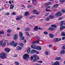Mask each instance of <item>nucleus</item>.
Segmentation results:
<instances>
[{"label":"nucleus","mask_w":65,"mask_h":65,"mask_svg":"<svg viewBox=\"0 0 65 65\" xmlns=\"http://www.w3.org/2000/svg\"><path fill=\"white\" fill-rule=\"evenodd\" d=\"M33 62H37V60H36L35 59H34L33 60Z\"/></svg>","instance_id":"obj_51"},{"label":"nucleus","mask_w":65,"mask_h":65,"mask_svg":"<svg viewBox=\"0 0 65 65\" xmlns=\"http://www.w3.org/2000/svg\"><path fill=\"white\" fill-rule=\"evenodd\" d=\"M62 19H63V17H62L59 18L58 20H62Z\"/></svg>","instance_id":"obj_37"},{"label":"nucleus","mask_w":65,"mask_h":65,"mask_svg":"<svg viewBox=\"0 0 65 65\" xmlns=\"http://www.w3.org/2000/svg\"><path fill=\"white\" fill-rule=\"evenodd\" d=\"M11 30L10 29H8V30L7 31V32H8V33H10V32H11Z\"/></svg>","instance_id":"obj_43"},{"label":"nucleus","mask_w":65,"mask_h":65,"mask_svg":"<svg viewBox=\"0 0 65 65\" xmlns=\"http://www.w3.org/2000/svg\"><path fill=\"white\" fill-rule=\"evenodd\" d=\"M4 34V31H0V34Z\"/></svg>","instance_id":"obj_36"},{"label":"nucleus","mask_w":65,"mask_h":65,"mask_svg":"<svg viewBox=\"0 0 65 65\" xmlns=\"http://www.w3.org/2000/svg\"><path fill=\"white\" fill-rule=\"evenodd\" d=\"M11 14H12V15H15V14H16V13H15V12H14L13 13H12Z\"/></svg>","instance_id":"obj_48"},{"label":"nucleus","mask_w":65,"mask_h":65,"mask_svg":"<svg viewBox=\"0 0 65 65\" xmlns=\"http://www.w3.org/2000/svg\"><path fill=\"white\" fill-rule=\"evenodd\" d=\"M62 14V12H61L59 11L58 12L56 13V16L57 17H60V16H61Z\"/></svg>","instance_id":"obj_4"},{"label":"nucleus","mask_w":65,"mask_h":65,"mask_svg":"<svg viewBox=\"0 0 65 65\" xmlns=\"http://www.w3.org/2000/svg\"><path fill=\"white\" fill-rule=\"evenodd\" d=\"M49 14V13H46L45 15V17H47V16Z\"/></svg>","instance_id":"obj_56"},{"label":"nucleus","mask_w":65,"mask_h":65,"mask_svg":"<svg viewBox=\"0 0 65 65\" xmlns=\"http://www.w3.org/2000/svg\"><path fill=\"white\" fill-rule=\"evenodd\" d=\"M32 6H33V5H29L28 7H27V8H29V7H32Z\"/></svg>","instance_id":"obj_58"},{"label":"nucleus","mask_w":65,"mask_h":65,"mask_svg":"<svg viewBox=\"0 0 65 65\" xmlns=\"http://www.w3.org/2000/svg\"><path fill=\"white\" fill-rule=\"evenodd\" d=\"M51 8V6H47V7H46V8L47 9V8Z\"/></svg>","instance_id":"obj_63"},{"label":"nucleus","mask_w":65,"mask_h":65,"mask_svg":"<svg viewBox=\"0 0 65 65\" xmlns=\"http://www.w3.org/2000/svg\"><path fill=\"white\" fill-rule=\"evenodd\" d=\"M3 43V41H0V46H2Z\"/></svg>","instance_id":"obj_40"},{"label":"nucleus","mask_w":65,"mask_h":65,"mask_svg":"<svg viewBox=\"0 0 65 65\" xmlns=\"http://www.w3.org/2000/svg\"><path fill=\"white\" fill-rule=\"evenodd\" d=\"M65 1V0H60V2H63Z\"/></svg>","instance_id":"obj_49"},{"label":"nucleus","mask_w":65,"mask_h":65,"mask_svg":"<svg viewBox=\"0 0 65 65\" xmlns=\"http://www.w3.org/2000/svg\"><path fill=\"white\" fill-rule=\"evenodd\" d=\"M65 50H62L60 53V55H62V54H65Z\"/></svg>","instance_id":"obj_13"},{"label":"nucleus","mask_w":65,"mask_h":65,"mask_svg":"<svg viewBox=\"0 0 65 65\" xmlns=\"http://www.w3.org/2000/svg\"><path fill=\"white\" fill-rule=\"evenodd\" d=\"M25 34H26V35L28 36H30V35L29 34V33H28V32H25Z\"/></svg>","instance_id":"obj_32"},{"label":"nucleus","mask_w":65,"mask_h":65,"mask_svg":"<svg viewBox=\"0 0 65 65\" xmlns=\"http://www.w3.org/2000/svg\"><path fill=\"white\" fill-rule=\"evenodd\" d=\"M14 43V41H12V42L10 43V45L11 46H12L13 45Z\"/></svg>","instance_id":"obj_24"},{"label":"nucleus","mask_w":65,"mask_h":65,"mask_svg":"<svg viewBox=\"0 0 65 65\" xmlns=\"http://www.w3.org/2000/svg\"><path fill=\"white\" fill-rule=\"evenodd\" d=\"M62 49H63L64 50H65V46H64H64H63L62 47Z\"/></svg>","instance_id":"obj_57"},{"label":"nucleus","mask_w":65,"mask_h":65,"mask_svg":"<svg viewBox=\"0 0 65 65\" xmlns=\"http://www.w3.org/2000/svg\"><path fill=\"white\" fill-rule=\"evenodd\" d=\"M45 6H47V5H48V3H45Z\"/></svg>","instance_id":"obj_59"},{"label":"nucleus","mask_w":65,"mask_h":65,"mask_svg":"<svg viewBox=\"0 0 65 65\" xmlns=\"http://www.w3.org/2000/svg\"><path fill=\"white\" fill-rule=\"evenodd\" d=\"M58 6H59V5L58 4H56L54 5H53V7H54V8H57L58 7Z\"/></svg>","instance_id":"obj_15"},{"label":"nucleus","mask_w":65,"mask_h":65,"mask_svg":"<svg viewBox=\"0 0 65 65\" xmlns=\"http://www.w3.org/2000/svg\"><path fill=\"white\" fill-rule=\"evenodd\" d=\"M37 29L35 27V28H34V30H35L36 31H37V30H38V29Z\"/></svg>","instance_id":"obj_62"},{"label":"nucleus","mask_w":65,"mask_h":65,"mask_svg":"<svg viewBox=\"0 0 65 65\" xmlns=\"http://www.w3.org/2000/svg\"><path fill=\"white\" fill-rule=\"evenodd\" d=\"M35 53H36L37 54H39V52L36 50H35Z\"/></svg>","instance_id":"obj_55"},{"label":"nucleus","mask_w":65,"mask_h":65,"mask_svg":"<svg viewBox=\"0 0 65 65\" xmlns=\"http://www.w3.org/2000/svg\"><path fill=\"white\" fill-rule=\"evenodd\" d=\"M30 47L32 48L33 49H36V46L35 45H30Z\"/></svg>","instance_id":"obj_8"},{"label":"nucleus","mask_w":65,"mask_h":65,"mask_svg":"<svg viewBox=\"0 0 65 65\" xmlns=\"http://www.w3.org/2000/svg\"><path fill=\"white\" fill-rule=\"evenodd\" d=\"M61 11L63 13H64L65 12V9H62L61 10Z\"/></svg>","instance_id":"obj_38"},{"label":"nucleus","mask_w":65,"mask_h":65,"mask_svg":"<svg viewBox=\"0 0 65 65\" xmlns=\"http://www.w3.org/2000/svg\"><path fill=\"white\" fill-rule=\"evenodd\" d=\"M44 34H45L46 35H47V34H48V33L46 31L44 32Z\"/></svg>","instance_id":"obj_45"},{"label":"nucleus","mask_w":65,"mask_h":65,"mask_svg":"<svg viewBox=\"0 0 65 65\" xmlns=\"http://www.w3.org/2000/svg\"><path fill=\"white\" fill-rule=\"evenodd\" d=\"M38 62L40 63H42V61L41 60L39 61H38Z\"/></svg>","instance_id":"obj_54"},{"label":"nucleus","mask_w":65,"mask_h":65,"mask_svg":"<svg viewBox=\"0 0 65 65\" xmlns=\"http://www.w3.org/2000/svg\"><path fill=\"white\" fill-rule=\"evenodd\" d=\"M29 13V12H26L25 13V14L24 15L25 16H27L28 15V14Z\"/></svg>","instance_id":"obj_28"},{"label":"nucleus","mask_w":65,"mask_h":65,"mask_svg":"<svg viewBox=\"0 0 65 65\" xmlns=\"http://www.w3.org/2000/svg\"><path fill=\"white\" fill-rule=\"evenodd\" d=\"M15 63L16 65H19V63L17 61H15Z\"/></svg>","instance_id":"obj_39"},{"label":"nucleus","mask_w":65,"mask_h":65,"mask_svg":"<svg viewBox=\"0 0 65 65\" xmlns=\"http://www.w3.org/2000/svg\"><path fill=\"white\" fill-rule=\"evenodd\" d=\"M51 27L53 28H56L57 27V25H51Z\"/></svg>","instance_id":"obj_26"},{"label":"nucleus","mask_w":65,"mask_h":65,"mask_svg":"<svg viewBox=\"0 0 65 65\" xmlns=\"http://www.w3.org/2000/svg\"><path fill=\"white\" fill-rule=\"evenodd\" d=\"M46 55H48V53L47 51H46L45 53Z\"/></svg>","instance_id":"obj_52"},{"label":"nucleus","mask_w":65,"mask_h":65,"mask_svg":"<svg viewBox=\"0 0 65 65\" xmlns=\"http://www.w3.org/2000/svg\"><path fill=\"white\" fill-rule=\"evenodd\" d=\"M65 28V26H62L60 28V30H63Z\"/></svg>","instance_id":"obj_18"},{"label":"nucleus","mask_w":65,"mask_h":65,"mask_svg":"<svg viewBox=\"0 0 65 65\" xmlns=\"http://www.w3.org/2000/svg\"><path fill=\"white\" fill-rule=\"evenodd\" d=\"M18 45V43H14L13 44V46L14 47H16Z\"/></svg>","instance_id":"obj_31"},{"label":"nucleus","mask_w":65,"mask_h":65,"mask_svg":"<svg viewBox=\"0 0 65 65\" xmlns=\"http://www.w3.org/2000/svg\"><path fill=\"white\" fill-rule=\"evenodd\" d=\"M34 17H35V15L31 16L29 17V19H32Z\"/></svg>","instance_id":"obj_35"},{"label":"nucleus","mask_w":65,"mask_h":65,"mask_svg":"<svg viewBox=\"0 0 65 65\" xmlns=\"http://www.w3.org/2000/svg\"><path fill=\"white\" fill-rule=\"evenodd\" d=\"M54 41H56V42H58L60 41V40H61V39L60 38H56L54 40Z\"/></svg>","instance_id":"obj_6"},{"label":"nucleus","mask_w":65,"mask_h":65,"mask_svg":"<svg viewBox=\"0 0 65 65\" xmlns=\"http://www.w3.org/2000/svg\"><path fill=\"white\" fill-rule=\"evenodd\" d=\"M35 50H32V51L30 52V54H34V53H35Z\"/></svg>","instance_id":"obj_22"},{"label":"nucleus","mask_w":65,"mask_h":65,"mask_svg":"<svg viewBox=\"0 0 65 65\" xmlns=\"http://www.w3.org/2000/svg\"><path fill=\"white\" fill-rule=\"evenodd\" d=\"M48 3V5H51L52 4V3L51 2H49Z\"/></svg>","instance_id":"obj_61"},{"label":"nucleus","mask_w":65,"mask_h":65,"mask_svg":"<svg viewBox=\"0 0 65 65\" xmlns=\"http://www.w3.org/2000/svg\"><path fill=\"white\" fill-rule=\"evenodd\" d=\"M61 35L62 36H65V32H61Z\"/></svg>","instance_id":"obj_25"},{"label":"nucleus","mask_w":65,"mask_h":65,"mask_svg":"<svg viewBox=\"0 0 65 65\" xmlns=\"http://www.w3.org/2000/svg\"><path fill=\"white\" fill-rule=\"evenodd\" d=\"M10 9L11 10L13 9V7H14V6H13V5H10Z\"/></svg>","instance_id":"obj_19"},{"label":"nucleus","mask_w":65,"mask_h":65,"mask_svg":"<svg viewBox=\"0 0 65 65\" xmlns=\"http://www.w3.org/2000/svg\"><path fill=\"white\" fill-rule=\"evenodd\" d=\"M50 18H46V20L47 21H50Z\"/></svg>","instance_id":"obj_41"},{"label":"nucleus","mask_w":65,"mask_h":65,"mask_svg":"<svg viewBox=\"0 0 65 65\" xmlns=\"http://www.w3.org/2000/svg\"><path fill=\"white\" fill-rule=\"evenodd\" d=\"M49 17L50 18V19H53V18H54L55 17H54V15H51L49 16Z\"/></svg>","instance_id":"obj_21"},{"label":"nucleus","mask_w":65,"mask_h":65,"mask_svg":"<svg viewBox=\"0 0 65 65\" xmlns=\"http://www.w3.org/2000/svg\"><path fill=\"white\" fill-rule=\"evenodd\" d=\"M36 50H39V51H41V49H42V48L40 46H37L36 47Z\"/></svg>","instance_id":"obj_7"},{"label":"nucleus","mask_w":65,"mask_h":65,"mask_svg":"<svg viewBox=\"0 0 65 65\" xmlns=\"http://www.w3.org/2000/svg\"><path fill=\"white\" fill-rule=\"evenodd\" d=\"M38 29H39V30H43V29L41 28L40 27H39V28H38Z\"/></svg>","instance_id":"obj_60"},{"label":"nucleus","mask_w":65,"mask_h":65,"mask_svg":"<svg viewBox=\"0 0 65 65\" xmlns=\"http://www.w3.org/2000/svg\"><path fill=\"white\" fill-rule=\"evenodd\" d=\"M33 57L34 59H36V60H39V57H38V55L36 54L34 55H33Z\"/></svg>","instance_id":"obj_5"},{"label":"nucleus","mask_w":65,"mask_h":65,"mask_svg":"<svg viewBox=\"0 0 65 65\" xmlns=\"http://www.w3.org/2000/svg\"><path fill=\"white\" fill-rule=\"evenodd\" d=\"M33 12L34 13H36V12H37V11L36 10H35V9H34L33 10Z\"/></svg>","instance_id":"obj_46"},{"label":"nucleus","mask_w":65,"mask_h":65,"mask_svg":"<svg viewBox=\"0 0 65 65\" xmlns=\"http://www.w3.org/2000/svg\"><path fill=\"white\" fill-rule=\"evenodd\" d=\"M29 57V56L28 54H25L23 56V58L24 60L26 61H27L28 60V59L27 58Z\"/></svg>","instance_id":"obj_2"},{"label":"nucleus","mask_w":65,"mask_h":65,"mask_svg":"<svg viewBox=\"0 0 65 65\" xmlns=\"http://www.w3.org/2000/svg\"><path fill=\"white\" fill-rule=\"evenodd\" d=\"M36 37L38 38L37 40H38V39L39 40H38V41L39 42L40 41L39 40H40V37L38 36H36Z\"/></svg>","instance_id":"obj_29"},{"label":"nucleus","mask_w":65,"mask_h":65,"mask_svg":"<svg viewBox=\"0 0 65 65\" xmlns=\"http://www.w3.org/2000/svg\"><path fill=\"white\" fill-rule=\"evenodd\" d=\"M19 45H20V46L21 47H24V44H23V43H19Z\"/></svg>","instance_id":"obj_27"},{"label":"nucleus","mask_w":65,"mask_h":65,"mask_svg":"<svg viewBox=\"0 0 65 65\" xmlns=\"http://www.w3.org/2000/svg\"><path fill=\"white\" fill-rule=\"evenodd\" d=\"M5 51L8 52V53H9L10 51V50L8 48H6L5 50Z\"/></svg>","instance_id":"obj_11"},{"label":"nucleus","mask_w":65,"mask_h":65,"mask_svg":"<svg viewBox=\"0 0 65 65\" xmlns=\"http://www.w3.org/2000/svg\"><path fill=\"white\" fill-rule=\"evenodd\" d=\"M17 38H18V35H17V34H16L14 36L13 38L15 40V39H17Z\"/></svg>","instance_id":"obj_20"},{"label":"nucleus","mask_w":65,"mask_h":65,"mask_svg":"<svg viewBox=\"0 0 65 65\" xmlns=\"http://www.w3.org/2000/svg\"><path fill=\"white\" fill-rule=\"evenodd\" d=\"M0 57L3 59H4L6 58V54L4 53H2L1 54H0Z\"/></svg>","instance_id":"obj_3"},{"label":"nucleus","mask_w":65,"mask_h":65,"mask_svg":"<svg viewBox=\"0 0 65 65\" xmlns=\"http://www.w3.org/2000/svg\"><path fill=\"white\" fill-rule=\"evenodd\" d=\"M32 2L34 4H36V1H35V0H34Z\"/></svg>","instance_id":"obj_34"},{"label":"nucleus","mask_w":65,"mask_h":65,"mask_svg":"<svg viewBox=\"0 0 65 65\" xmlns=\"http://www.w3.org/2000/svg\"><path fill=\"white\" fill-rule=\"evenodd\" d=\"M26 31H28L29 30V27H28L26 28L25 29Z\"/></svg>","instance_id":"obj_47"},{"label":"nucleus","mask_w":65,"mask_h":65,"mask_svg":"<svg viewBox=\"0 0 65 65\" xmlns=\"http://www.w3.org/2000/svg\"><path fill=\"white\" fill-rule=\"evenodd\" d=\"M39 40H37V41H35L32 42V43L33 44H36V43H39V41H38Z\"/></svg>","instance_id":"obj_17"},{"label":"nucleus","mask_w":65,"mask_h":65,"mask_svg":"<svg viewBox=\"0 0 65 65\" xmlns=\"http://www.w3.org/2000/svg\"><path fill=\"white\" fill-rule=\"evenodd\" d=\"M52 65H60V63H59V62L58 61H56L55 62L54 64Z\"/></svg>","instance_id":"obj_10"},{"label":"nucleus","mask_w":65,"mask_h":65,"mask_svg":"<svg viewBox=\"0 0 65 65\" xmlns=\"http://www.w3.org/2000/svg\"><path fill=\"white\" fill-rule=\"evenodd\" d=\"M30 49H31V48L30 47H29L27 51V53H29L30 52Z\"/></svg>","instance_id":"obj_30"},{"label":"nucleus","mask_w":65,"mask_h":65,"mask_svg":"<svg viewBox=\"0 0 65 65\" xmlns=\"http://www.w3.org/2000/svg\"><path fill=\"white\" fill-rule=\"evenodd\" d=\"M65 37H63L62 38V40H64L65 39Z\"/></svg>","instance_id":"obj_64"},{"label":"nucleus","mask_w":65,"mask_h":65,"mask_svg":"<svg viewBox=\"0 0 65 65\" xmlns=\"http://www.w3.org/2000/svg\"><path fill=\"white\" fill-rule=\"evenodd\" d=\"M5 45H6V43H3L2 44V46H5Z\"/></svg>","instance_id":"obj_44"},{"label":"nucleus","mask_w":65,"mask_h":65,"mask_svg":"<svg viewBox=\"0 0 65 65\" xmlns=\"http://www.w3.org/2000/svg\"><path fill=\"white\" fill-rule=\"evenodd\" d=\"M48 30H49V31H54L55 30V29L51 27H50L48 28Z\"/></svg>","instance_id":"obj_16"},{"label":"nucleus","mask_w":65,"mask_h":65,"mask_svg":"<svg viewBox=\"0 0 65 65\" xmlns=\"http://www.w3.org/2000/svg\"><path fill=\"white\" fill-rule=\"evenodd\" d=\"M63 22H64V21H62L60 23V26H62L64 24V23H63Z\"/></svg>","instance_id":"obj_23"},{"label":"nucleus","mask_w":65,"mask_h":65,"mask_svg":"<svg viewBox=\"0 0 65 65\" xmlns=\"http://www.w3.org/2000/svg\"><path fill=\"white\" fill-rule=\"evenodd\" d=\"M22 49V48L19 46H17L16 48V50L18 51H20Z\"/></svg>","instance_id":"obj_9"},{"label":"nucleus","mask_w":65,"mask_h":65,"mask_svg":"<svg viewBox=\"0 0 65 65\" xmlns=\"http://www.w3.org/2000/svg\"><path fill=\"white\" fill-rule=\"evenodd\" d=\"M9 12H7L6 13V15H9Z\"/></svg>","instance_id":"obj_50"},{"label":"nucleus","mask_w":65,"mask_h":65,"mask_svg":"<svg viewBox=\"0 0 65 65\" xmlns=\"http://www.w3.org/2000/svg\"><path fill=\"white\" fill-rule=\"evenodd\" d=\"M30 61H32L33 60V56H31L30 57Z\"/></svg>","instance_id":"obj_42"},{"label":"nucleus","mask_w":65,"mask_h":65,"mask_svg":"<svg viewBox=\"0 0 65 65\" xmlns=\"http://www.w3.org/2000/svg\"><path fill=\"white\" fill-rule=\"evenodd\" d=\"M47 9V8H46L45 9L46 11H51V10H48Z\"/></svg>","instance_id":"obj_53"},{"label":"nucleus","mask_w":65,"mask_h":65,"mask_svg":"<svg viewBox=\"0 0 65 65\" xmlns=\"http://www.w3.org/2000/svg\"><path fill=\"white\" fill-rule=\"evenodd\" d=\"M23 18V16H21L20 17H18L16 19V20L17 21H19V20H20L22 18Z\"/></svg>","instance_id":"obj_12"},{"label":"nucleus","mask_w":65,"mask_h":65,"mask_svg":"<svg viewBox=\"0 0 65 65\" xmlns=\"http://www.w3.org/2000/svg\"><path fill=\"white\" fill-rule=\"evenodd\" d=\"M19 37L21 38V40H23L25 39V37H23V33L22 32H20L19 33Z\"/></svg>","instance_id":"obj_1"},{"label":"nucleus","mask_w":65,"mask_h":65,"mask_svg":"<svg viewBox=\"0 0 65 65\" xmlns=\"http://www.w3.org/2000/svg\"><path fill=\"white\" fill-rule=\"evenodd\" d=\"M49 36L51 38H53L54 37V35L52 33H50L49 34Z\"/></svg>","instance_id":"obj_14"},{"label":"nucleus","mask_w":65,"mask_h":65,"mask_svg":"<svg viewBox=\"0 0 65 65\" xmlns=\"http://www.w3.org/2000/svg\"><path fill=\"white\" fill-rule=\"evenodd\" d=\"M61 58L60 57H57L56 58L55 60H61Z\"/></svg>","instance_id":"obj_33"}]
</instances>
